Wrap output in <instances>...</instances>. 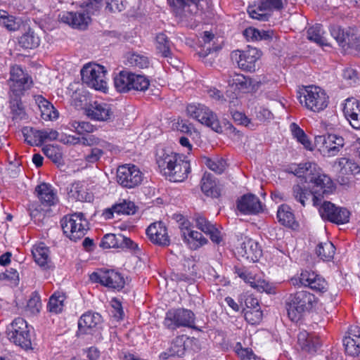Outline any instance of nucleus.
<instances>
[{
    "mask_svg": "<svg viewBox=\"0 0 360 360\" xmlns=\"http://www.w3.org/2000/svg\"><path fill=\"white\" fill-rule=\"evenodd\" d=\"M311 191L302 188L300 185L292 187V195L295 199L303 207L306 205V200L312 197L313 205L318 206L321 204L322 198L335 190V184L330 177L323 173L317 166L311 176H308L307 181Z\"/></svg>",
    "mask_w": 360,
    "mask_h": 360,
    "instance_id": "1",
    "label": "nucleus"
},
{
    "mask_svg": "<svg viewBox=\"0 0 360 360\" xmlns=\"http://www.w3.org/2000/svg\"><path fill=\"white\" fill-rule=\"evenodd\" d=\"M156 162L161 173L171 181L181 182L191 172L190 162L169 150H158Z\"/></svg>",
    "mask_w": 360,
    "mask_h": 360,
    "instance_id": "2",
    "label": "nucleus"
},
{
    "mask_svg": "<svg viewBox=\"0 0 360 360\" xmlns=\"http://www.w3.org/2000/svg\"><path fill=\"white\" fill-rule=\"evenodd\" d=\"M316 303V297L308 291L292 293L286 302L288 316L292 321H297L304 313L310 311Z\"/></svg>",
    "mask_w": 360,
    "mask_h": 360,
    "instance_id": "3",
    "label": "nucleus"
},
{
    "mask_svg": "<svg viewBox=\"0 0 360 360\" xmlns=\"http://www.w3.org/2000/svg\"><path fill=\"white\" fill-rule=\"evenodd\" d=\"M64 234L76 241L82 238L88 230V221L82 212L66 215L60 221Z\"/></svg>",
    "mask_w": 360,
    "mask_h": 360,
    "instance_id": "4",
    "label": "nucleus"
},
{
    "mask_svg": "<svg viewBox=\"0 0 360 360\" xmlns=\"http://www.w3.org/2000/svg\"><path fill=\"white\" fill-rule=\"evenodd\" d=\"M186 111L188 116L210 127L215 132L221 134L223 131L217 115L205 105L200 103L189 104L187 106Z\"/></svg>",
    "mask_w": 360,
    "mask_h": 360,
    "instance_id": "5",
    "label": "nucleus"
},
{
    "mask_svg": "<svg viewBox=\"0 0 360 360\" xmlns=\"http://www.w3.org/2000/svg\"><path fill=\"white\" fill-rule=\"evenodd\" d=\"M106 72L105 67L96 63H89L81 70L82 79L89 87L105 91L107 89Z\"/></svg>",
    "mask_w": 360,
    "mask_h": 360,
    "instance_id": "6",
    "label": "nucleus"
},
{
    "mask_svg": "<svg viewBox=\"0 0 360 360\" xmlns=\"http://www.w3.org/2000/svg\"><path fill=\"white\" fill-rule=\"evenodd\" d=\"M195 323V314L191 310L179 308L167 311L163 324L169 330H174L180 327L192 328Z\"/></svg>",
    "mask_w": 360,
    "mask_h": 360,
    "instance_id": "7",
    "label": "nucleus"
},
{
    "mask_svg": "<svg viewBox=\"0 0 360 360\" xmlns=\"http://www.w3.org/2000/svg\"><path fill=\"white\" fill-rule=\"evenodd\" d=\"M8 338L16 345L22 348L31 347V336L30 326L26 321L21 317L16 318L8 328Z\"/></svg>",
    "mask_w": 360,
    "mask_h": 360,
    "instance_id": "8",
    "label": "nucleus"
},
{
    "mask_svg": "<svg viewBox=\"0 0 360 360\" xmlns=\"http://www.w3.org/2000/svg\"><path fill=\"white\" fill-rule=\"evenodd\" d=\"M10 86V94L22 96L30 89L33 81L31 76L21 66L15 65L11 68L10 78L8 80Z\"/></svg>",
    "mask_w": 360,
    "mask_h": 360,
    "instance_id": "9",
    "label": "nucleus"
},
{
    "mask_svg": "<svg viewBox=\"0 0 360 360\" xmlns=\"http://www.w3.org/2000/svg\"><path fill=\"white\" fill-rule=\"evenodd\" d=\"M328 97L325 91L319 86H311L307 87L303 96H300V103L314 112H319L328 105Z\"/></svg>",
    "mask_w": 360,
    "mask_h": 360,
    "instance_id": "10",
    "label": "nucleus"
},
{
    "mask_svg": "<svg viewBox=\"0 0 360 360\" xmlns=\"http://www.w3.org/2000/svg\"><path fill=\"white\" fill-rule=\"evenodd\" d=\"M143 174L139 168L131 164L120 166L117 170V181L122 186L132 188L141 184Z\"/></svg>",
    "mask_w": 360,
    "mask_h": 360,
    "instance_id": "11",
    "label": "nucleus"
},
{
    "mask_svg": "<svg viewBox=\"0 0 360 360\" xmlns=\"http://www.w3.org/2000/svg\"><path fill=\"white\" fill-rule=\"evenodd\" d=\"M84 141V146L91 147L89 153L84 156L85 161L89 164L98 162L106 151H110L112 148L109 142L93 134L88 135V139Z\"/></svg>",
    "mask_w": 360,
    "mask_h": 360,
    "instance_id": "12",
    "label": "nucleus"
},
{
    "mask_svg": "<svg viewBox=\"0 0 360 360\" xmlns=\"http://www.w3.org/2000/svg\"><path fill=\"white\" fill-rule=\"evenodd\" d=\"M260 57L261 52L250 46L245 50H236L231 53V58L237 63L238 68L248 72L255 71L256 63Z\"/></svg>",
    "mask_w": 360,
    "mask_h": 360,
    "instance_id": "13",
    "label": "nucleus"
},
{
    "mask_svg": "<svg viewBox=\"0 0 360 360\" xmlns=\"http://www.w3.org/2000/svg\"><path fill=\"white\" fill-rule=\"evenodd\" d=\"M320 216L323 220L344 224L349 221L350 212L345 207H337L335 204L324 201L319 209Z\"/></svg>",
    "mask_w": 360,
    "mask_h": 360,
    "instance_id": "14",
    "label": "nucleus"
},
{
    "mask_svg": "<svg viewBox=\"0 0 360 360\" xmlns=\"http://www.w3.org/2000/svg\"><path fill=\"white\" fill-rule=\"evenodd\" d=\"M315 142L319 146V150L328 157L337 155L345 145L343 137L335 134L319 136Z\"/></svg>",
    "mask_w": 360,
    "mask_h": 360,
    "instance_id": "15",
    "label": "nucleus"
},
{
    "mask_svg": "<svg viewBox=\"0 0 360 360\" xmlns=\"http://www.w3.org/2000/svg\"><path fill=\"white\" fill-rule=\"evenodd\" d=\"M93 283H99L108 288L120 290L124 288V280L122 275L114 270H100L90 275Z\"/></svg>",
    "mask_w": 360,
    "mask_h": 360,
    "instance_id": "16",
    "label": "nucleus"
},
{
    "mask_svg": "<svg viewBox=\"0 0 360 360\" xmlns=\"http://www.w3.org/2000/svg\"><path fill=\"white\" fill-rule=\"evenodd\" d=\"M283 8L282 0H261L257 7H249L248 13L253 19L267 21L271 12Z\"/></svg>",
    "mask_w": 360,
    "mask_h": 360,
    "instance_id": "17",
    "label": "nucleus"
},
{
    "mask_svg": "<svg viewBox=\"0 0 360 360\" xmlns=\"http://www.w3.org/2000/svg\"><path fill=\"white\" fill-rule=\"evenodd\" d=\"M330 32L331 36L343 49L350 48L356 51L360 39L354 33V29H343L339 25H334L330 27Z\"/></svg>",
    "mask_w": 360,
    "mask_h": 360,
    "instance_id": "18",
    "label": "nucleus"
},
{
    "mask_svg": "<svg viewBox=\"0 0 360 360\" xmlns=\"http://www.w3.org/2000/svg\"><path fill=\"white\" fill-rule=\"evenodd\" d=\"M102 317L98 313L87 312L84 314L78 321L77 336L82 335L100 334V326Z\"/></svg>",
    "mask_w": 360,
    "mask_h": 360,
    "instance_id": "19",
    "label": "nucleus"
},
{
    "mask_svg": "<svg viewBox=\"0 0 360 360\" xmlns=\"http://www.w3.org/2000/svg\"><path fill=\"white\" fill-rule=\"evenodd\" d=\"M235 274L243 279L245 283L256 289L259 292H265L268 294L274 293V288L269 282L265 280L257 278L256 276L252 271L245 267H235Z\"/></svg>",
    "mask_w": 360,
    "mask_h": 360,
    "instance_id": "20",
    "label": "nucleus"
},
{
    "mask_svg": "<svg viewBox=\"0 0 360 360\" xmlns=\"http://www.w3.org/2000/svg\"><path fill=\"white\" fill-rule=\"evenodd\" d=\"M264 204L253 194L243 195L237 201L238 210L244 214H258L264 212Z\"/></svg>",
    "mask_w": 360,
    "mask_h": 360,
    "instance_id": "21",
    "label": "nucleus"
},
{
    "mask_svg": "<svg viewBox=\"0 0 360 360\" xmlns=\"http://www.w3.org/2000/svg\"><path fill=\"white\" fill-rule=\"evenodd\" d=\"M146 234L150 240L154 244L160 246H168L170 244L167 229L162 221L150 224L146 229Z\"/></svg>",
    "mask_w": 360,
    "mask_h": 360,
    "instance_id": "22",
    "label": "nucleus"
},
{
    "mask_svg": "<svg viewBox=\"0 0 360 360\" xmlns=\"http://www.w3.org/2000/svg\"><path fill=\"white\" fill-rule=\"evenodd\" d=\"M237 251L241 257L254 262H257L262 254L258 243L248 237H245Z\"/></svg>",
    "mask_w": 360,
    "mask_h": 360,
    "instance_id": "23",
    "label": "nucleus"
},
{
    "mask_svg": "<svg viewBox=\"0 0 360 360\" xmlns=\"http://www.w3.org/2000/svg\"><path fill=\"white\" fill-rule=\"evenodd\" d=\"M343 112L350 125L360 130V101L354 98L346 99Z\"/></svg>",
    "mask_w": 360,
    "mask_h": 360,
    "instance_id": "24",
    "label": "nucleus"
},
{
    "mask_svg": "<svg viewBox=\"0 0 360 360\" xmlns=\"http://www.w3.org/2000/svg\"><path fill=\"white\" fill-rule=\"evenodd\" d=\"M86 115L91 120L106 121L112 114L110 105L105 103L94 101L85 109Z\"/></svg>",
    "mask_w": 360,
    "mask_h": 360,
    "instance_id": "25",
    "label": "nucleus"
},
{
    "mask_svg": "<svg viewBox=\"0 0 360 360\" xmlns=\"http://www.w3.org/2000/svg\"><path fill=\"white\" fill-rule=\"evenodd\" d=\"M35 193L39 200L45 207H50L57 203L58 199L56 192L48 184L43 183L35 188Z\"/></svg>",
    "mask_w": 360,
    "mask_h": 360,
    "instance_id": "26",
    "label": "nucleus"
},
{
    "mask_svg": "<svg viewBox=\"0 0 360 360\" xmlns=\"http://www.w3.org/2000/svg\"><path fill=\"white\" fill-rule=\"evenodd\" d=\"M188 338L185 335L176 337L172 341L170 347L167 352H162L160 354V360H167L169 356H183L186 350V342Z\"/></svg>",
    "mask_w": 360,
    "mask_h": 360,
    "instance_id": "27",
    "label": "nucleus"
},
{
    "mask_svg": "<svg viewBox=\"0 0 360 360\" xmlns=\"http://www.w3.org/2000/svg\"><path fill=\"white\" fill-rule=\"evenodd\" d=\"M61 22L80 29L85 28L90 18L84 13L64 11L59 15Z\"/></svg>",
    "mask_w": 360,
    "mask_h": 360,
    "instance_id": "28",
    "label": "nucleus"
},
{
    "mask_svg": "<svg viewBox=\"0 0 360 360\" xmlns=\"http://www.w3.org/2000/svg\"><path fill=\"white\" fill-rule=\"evenodd\" d=\"M195 222L198 229L201 230L206 235H208L214 243H220L222 240V235L221 231L215 226L214 224H212L202 216H198L195 218Z\"/></svg>",
    "mask_w": 360,
    "mask_h": 360,
    "instance_id": "29",
    "label": "nucleus"
},
{
    "mask_svg": "<svg viewBox=\"0 0 360 360\" xmlns=\"http://www.w3.org/2000/svg\"><path fill=\"white\" fill-rule=\"evenodd\" d=\"M229 86L238 92H248L252 86V79L242 74L233 73L226 76Z\"/></svg>",
    "mask_w": 360,
    "mask_h": 360,
    "instance_id": "30",
    "label": "nucleus"
},
{
    "mask_svg": "<svg viewBox=\"0 0 360 360\" xmlns=\"http://www.w3.org/2000/svg\"><path fill=\"white\" fill-rule=\"evenodd\" d=\"M297 345L302 351L314 353L316 352L321 343L317 337L306 330H302L297 335Z\"/></svg>",
    "mask_w": 360,
    "mask_h": 360,
    "instance_id": "31",
    "label": "nucleus"
},
{
    "mask_svg": "<svg viewBox=\"0 0 360 360\" xmlns=\"http://www.w3.org/2000/svg\"><path fill=\"white\" fill-rule=\"evenodd\" d=\"M345 352L352 356H360V329L351 330L350 336L343 340Z\"/></svg>",
    "mask_w": 360,
    "mask_h": 360,
    "instance_id": "32",
    "label": "nucleus"
},
{
    "mask_svg": "<svg viewBox=\"0 0 360 360\" xmlns=\"http://www.w3.org/2000/svg\"><path fill=\"white\" fill-rule=\"evenodd\" d=\"M35 101L40 110L41 117L43 120L53 121L58 117V110L42 96H35Z\"/></svg>",
    "mask_w": 360,
    "mask_h": 360,
    "instance_id": "33",
    "label": "nucleus"
},
{
    "mask_svg": "<svg viewBox=\"0 0 360 360\" xmlns=\"http://www.w3.org/2000/svg\"><path fill=\"white\" fill-rule=\"evenodd\" d=\"M201 190L207 196L218 198L220 195V189L210 173L204 174L201 179Z\"/></svg>",
    "mask_w": 360,
    "mask_h": 360,
    "instance_id": "34",
    "label": "nucleus"
},
{
    "mask_svg": "<svg viewBox=\"0 0 360 360\" xmlns=\"http://www.w3.org/2000/svg\"><path fill=\"white\" fill-rule=\"evenodd\" d=\"M21 96L13 94H10L9 96V108L12 118L15 120H22L27 118V114L21 101Z\"/></svg>",
    "mask_w": 360,
    "mask_h": 360,
    "instance_id": "35",
    "label": "nucleus"
},
{
    "mask_svg": "<svg viewBox=\"0 0 360 360\" xmlns=\"http://www.w3.org/2000/svg\"><path fill=\"white\" fill-rule=\"evenodd\" d=\"M277 218L278 221L285 226L295 229L298 226L291 209L286 205H282L278 207Z\"/></svg>",
    "mask_w": 360,
    "mask_h": 360,
    "instance_id": "36",
    "label": "nucleus"
},
{
    "mask_svg": "<svg viewBox=\"0 0 360 360\" xmlns=\"http://www.w3.org/2000/svg\"><path fill=\"white\" fill-rule=\"evenodd\" d=\"M69 196L76 200L82 202H90L93 200V195L88 192L84 184L77 182L71 186Z\"/></svg>",
    "mask_w": 360,
    "mask_h": 360,
    "instance_id": "37",
    "label": "nucleus"
},
{
    "mask_svg": "<svg viewBox=\"0 0 360 360\" xmlns=\"http://www.w3.org/2000/svg\"><path fill=\"white\" fill-rule=\"evenodd\" d=\"M335 165H338L339 172L342 175H354L360 172L359 165L353 159L340 158L335 161Z\"/></svg>",
    "mask_w": 360,
    "mask_h": 360,
    "instance_id": "38",
    "label": "nucleus"
},
{
    "mask_svg": "<svg viewBox=\"0 0 360 360\" xmlns=\"http://www.w3.org/2000/svg\"><path fill=\"white\" fill-rule=\"evenodd\" d=\"M35 262L41 267H47L51 259L49 250L44 244L33 248L32 250Z\"/></svg>",
    "mask_w": 360,
    "mask_h": 360,
    "instance_id": "39",
    "label": "nucleus"
},
{
    "mask_svg": "<svg viewBox=\"0 0 360 360\" xmlns=\"http://www.w3.org/2000/svg\"><path fill=\"white\" fill-rule=\"evenodd\" d=\"M131 75L132 72L121 71L115 77L114 84L117 91L127 92L130 91Z\"/></svg>",
    "mask_w": 360,
    "mask_h": 360,
    "instance_id": "40",
    "label": "nucleus"
},
{
    "mask_svg": "<svg viewBox=\"0 0 360 360\" xmlns=\"http://www.w3.org/2000/svg\"><path fill=\"white\" fill-rule=\"evenodd\" d=\"M19 45L24 49H35L40 44V38L30 29L24 33L18 39Z\"/></svg>",
    "mask_w": 360,
    "mask_h": 360,
    "instance_id": "41",
    "label": "nucleus"
},
{
    "mask_svg": "<svg viewBox=\"0 0 360 360\" xmlns=\"http://www.w3.org/2000/svg\"><path fill=\"white\" fill-rule=\"evenodd\" d=\"M126 60V64L134 68H147L150 64V60L146 55L135 52L129 53Z\"/></svg>",
    "mask_w": 360,
    "mask_h": 360,
    "instance_id": "42",
    "label": "nucleus"
},
{
    "mask_svg": "<svg viewBox=\"0 0 360 360\" xmlns=\"http://www.w3.org/2000/svg\"><path fill=\"white\" fill-rule=\"evenodd\" d=\"M317 165L314 162L300 163L294 167H291V172L300 178H303L304 182L307 181L308 176H311L314 169H316Z\"/></svg>",
    "mask_w": 360,
    "mask_h": 360,
    "instance_id": "43",
    "label": "nucleus"
},
{
    "mask_svg": "<svg viewBox=\"0 0 360 360\" xmlns=\"http://www.w3.org/2000/svg\"><path fill=\"white\" fill-rule=\"evenodd\" d=\"M65 295L60 292H55L49 298L47 309L53 314H58L63 311Z\"/></svg>",
    "mask_w": 360,
    "mask_h": 360,
    "instance_id": "44",
    "label": "nucleus"
},
{
    "mask_svg": "<svg viewBox=\"0 0 360 360\" xmlns=\"http://www.w3.org/2000/svg\"><path fill=\"white\" fill-rule=\"evenodd\" d=\"M335 248L330 241L320 243L316 247V253L323 261H330L335 255Z\"/></svg>",
    "mask_w": 360,
    "mask_h": 360,
    "instance_id": "45",
    "label": "nucleus"
},
{
    "mask_svg": "<svg viewBox=\"0 0 360 360\" xmlns=\"http://www.w3.org/2000/svg\"><path fill=\"white\" fill-rule=\"evenodd\" d=\"M323 26L320 24L309 27L307 30V38L317 44L326 45V39L324 37Z\"/></svg>",
    "mask_w": 360,
    "mask_h": 360,
    "instance_id": "46",
    "label": "nucleus"
},
{
    "mask_svg": "<svg viewBox=\"0 0 360 360\" xmlns=\"http://www.w3.org/2000/svg\"><path fill=\"white\" fill-rule=\"evenodd\" d=\"M156 49L158 51L161 53L162 56L172 59L170 51V41L164 33L157 34Z\"/></svg>",
    "mask_w": 360,
    "mask_h": 360,
    "instance_id": "47",
    "label": "nucleus"
},
{
    "mask_svg": "<svg viewBox=\"0 0 360 360\" xmlns=\"http://www.w3.org/2000/svg\"><path fill=\"white\" fill-rule=\"evenodd\" d=\"M131 78V86L130 90L133 89L135 91H145L148 89L150 85V80L148 78L143 75H137L132 73Z\"/></svg>",
    "mask_w": 360,
    "mask_h": 360,
    "instance_id": "48",
    "label": "nucleus"
},
{
    "mask_svg": "<svg viewBox=\"0 0 360 360\" xmlns=\"http://www.w3.org/2000/svg\"><path fill=\"white\" fill-rule=\"evenodd\" d=\"M290 127L293 137L295 138L298 142L302 143L306 149L311 150V143L304 131L294 122L290 124Z\"/></svg>",
    "mask_w": 360,
    "mask_h": 360,
    "instance_id": "49",
    "label": "nucleus"
},
{
    "mask_svg": "<svg viewBox=\"0 0 360 360\" xmlns=\"http://www.w3.org/2000/svg\"><path fill=\"white\" fill-rule=\"evenodd\" d=\"M136 212V206L134 203L129 200H123L112 207L110 213L117 214H133Z\"/></svg>",
    "mask_w": 360,
    "mask_h": 360,
    "instance_id": "50",
    "label": "nucleus"
},
{
    "mask_svg": "<svg viewBox=\"0 0 360 360\" xmlns=\"http://www.w3.org/2000/svg\"><path fill=\"white\" fill-rule=\"evenodd\" d=\"M203 162L210 169L219 174L223 173L226 167V162L223 158H204Z\"/></svg>",
    "mask_w": 360,
    "mask_h": 360,
    "instance_id": "51",
    "label": "nucleus"
},
{
    "mask_svg": "<svg viewBox=\"0 0 360 360\" xmlns=\"http://www.w3.org/2000/svg\"><path fill=\"white\" fill-rule=\"evenodd\" d=\"M25 141L30 146L40 145V130L33 127H25L22 129Z\"/></svg>",
    "mask_w": 360,
    "mask_h": 360,
    "instance_id": "52",
    "label": "nucleus"
},
{
    "mask_svg": "<svg viewBox=\"0 0 360 360\" xmlns=\"http://www.w3.org/2000/svg\"><path fill=\"white\" fill-rule=\"evenodd\" d=\"M317 275L318 274L314 271H309L307 270L303 271L300 274L298 278H293L291 279V282L293 285H297L300 283L303 286L309 288L310 285H311L314 280L316 278Z\"/></svg>",
    "mask_w": 360,
    "mask_h": 360,
    "instance_id": "53",
    "label": "nucleus"
},
{
    "mask_svg": "<svg viewBox=\"0 0 360 360\" xmlns=\"http://www.w3.org/2000/svg\"><path fill=\"white\" fill-rule=\"evenodd\" d=\"M122 239V234H105L100 243V246L104 249L120 248V242Z\"/></svg>",
    "mask_w": 360,
    "mask_h": 360,
    "instance_id": "54",
    "label": "nucleus"
},
{
    "mask_svg": "<svg viewBox=\"0 0 360 360\" xmlns=\"http://www.w3.org/2000/svg\"><path fill=\"white\" fill-rule=\"evenodd\" d=\"M0 25L10 31H15L19 27V23L15 21V18L4 10H0Z\"/></svg>",
    "mask_w": 360,
    "mask_h": 360,
    "instance_id": "55",
    "label": "nucleus"
},
{
    "mask_svg": "<svg viewBox=\"0 0 360 360\" xmlns=\"http://www.w3.org/2000/svg\"><path fill=\"white\" fill-rule=\"evenodd\" d=\"M42 150L44 155L54 163L60 164L63 160V154L60 149L53 145L45 146Z\"/></svg>",
    "mask_w": 360,
    "mask_h": 360,
    "instance_id": "56",
    "label": "nucleus"
},
{
    "mask_svg": "<svg viewBox=\"0 0 360 360\" xmlns=\"http://www.w3.org/2000/svg\"><path fill=\"white\" fill-rule=\"evenodd\" d=\"M233 349L240 360H260L255 355L251 349L243 347L240 342H236L233 345Z\"/></svg>",
    "mask_w": 360,
    "mask_h": 360,
    "instance_id": "57",
    "label": "nucleus"
},
{
    "mask_svg": "<svg viewBox=\"0 0 360 360\" xmlns=\"http://www.w3.org/2000/svg\"><path fill=\"white\" fill-rule=\"evenodd\" d=\"M244 316L248 323L256 325L262 321L263 313L260 308L244 309Z\"/></svg>",
    "mask_w": 360,
    "mask_h": 360,
    "instance_id": "58",
    "label": "nucleus"
},
{
    "mask_svg": "<svg viewBox=\"0 0 360 360\" xmlns=\"http://www.w3.org/2000/svg\"><path fill=\"white\" fill-rule=\"evenodd\" d=\"M239 302L243 306L244 303L246 307L245 309H252L260 308L259 300L255 297L252 295L248 293L242 294L239 297Z\"/></svg>",
    "mask_w": 360,
    "mask_h": 360,
    "instance_id": "59",
    "label": "nucleus"
},
{
    "mask_svg": "<svg viewBox=\"0 0 360 360\" xmlns=\"http://www.w3.org/2000/svg\"><path fill=\"white\" fill-rule=\"evenodd\" d=\"M41 307V302L39 295L35 292L32 293L27 302V310H28L31 314H34L39 312Z\"/></svg>",
    "mask_w": 360,
    "mask_h": 360,
    "instance_id": "60",
    "label": "nucleus"
},
{
    "mask_svg": "<svg viewBox=\"0 0 360 360\" xmlns=\"http://www.w3.org/2000/svg\"><path fill=\"white\" fill-rule=\"evenodd\" d=\"M124 0H104L105 9L110 13L120 12L125 8Z\"/></svg>",
    "mask_w": 360,
    "mask_h": 360,
    "instance_id": "61",
    "label": "nucleus"
},
{
    "mask_svg": "<svg viewBox=\"0 0 360 360\" xmlns=\"http://www.w3.org/2000/svg\"><path fill=\"white\" fill-rule=\"evenodd\" d=\"M71 126L79 134H82L84 133H91L95 130L94 125L88 122L73 121L71 123Z\"/></svg>",
    "mask_w": 360,
    "mask_h": 360,
    "instance_id": "62",
    "label": "nucleus"
},
{
    "mask_svg": "<svg viewBox=\"0 0 360 360\" xmlns=\"http://www.w3.org/2000/svg\"><path fill=\"white\" fill-rule=\"evenodd\" d=\"M104 5V0H87L83 3V6L90 14H94L100 11Z\"/></svg>",
    "mask_w": 360,
    "mask_h": 360,
    "instance_id": "63",
    "label": "nucleus"
},
{
    "mask_svg": "<svg viewBox=\"0 0 360 360\" xmlns=\"http://www.w3.org/2000/svg\"><path fill=\"white\" fill-rule=\"evenodd\" d=\"M40 145L46 141L56 140L59 136L58 132L52 129H44L40 130Z\"/></svg>",
    "mask_w": 360,
    "mask_h": 360,
    "instance_id": "64",
    "label": "nucleus"
}]
</instances>
